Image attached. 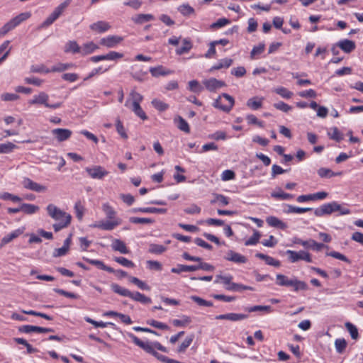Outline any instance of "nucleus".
I'll use <instances>...</instances> for the list:
<instances>
[{
    "label": "nucleus",
    "mask_w": 363,
    "mask_h": 363,
    "mask_svg": "<svg viewBox=\"0 0 363 363\" xmlns=\"http://www.w3.org/2000/svg\"><path fill=\"white\" fill-rule=\"evenodd\" d=\"M174 122L177 124V128L184 131L186 133H189L190 132V128L188 123L182 117L178 116L174 119Z\"/></svg>",
    "instance_id": "nucleus-33"
},
{
    "label": "nucleus",
    "mask_w": 363,
    "mask_h": 363,
    "mask_svg": "<svg viewBox=\"0 0 363 363\" xmlns=\"http://www.w3.org/2000/svg\"><path fill=\"white\" fill-rule=\"evenodd\" d=\"M152 105L154 108L157 109L160 111H164L167 110L169 108L168 104L164 103L163 101L158 100V99H153L152 101Z\"/></svg>",
    "instance_id": "nucleus-58"
},
{
    "label": "nucleus",
    "mask_w": 363,
    "mask_h": 363,
    "mask_svg": "<svg viewBox=\"0 0 363 363\" xmlns=\"http://www.w3.org/2000/svg\"><path fill=\"white\" fill-rule=\"evenodd\" d=\"M235 104L234 99L228 94H223L213 102V106L228 113Z\"/></svg>",
    "instance_id": "nucleus-3"
},
{
    "label": "nucleus",
    "mask_w": 363,
    "mask_h": 363,
    "mask_svg": "<svg viewBox=\"0 0 363 363\" xmlns=\"http://www.w3.org/2000/svg\"><path fill=\"white\" fill-rule=\"evenodd\" d=\"M330 139L340 142L343 139L342 134L339 131L337 128L334 127L331 129V132L328 133Z\"/></svg>",
    "instance_id": "nucleus-54"
},
{
    "label": "nucleus",
    "mask_w": 363,
    "mask_h": 363,
    "mask_svg": "<svg viewBox=\"0 0 363 363\" xmlns=\"http://www.w3.org/2000/svg\"><path fill=\"white\" fill-rule=\"evenodd\" d=\"M266 221L269 225L279 229L285 230L288 228L286 223L275 216L267 217Z\"/></svg>",
    "instance_id": "nucleus-19"
},
{
    "label": "nucleus",
    "mask_w": 363,
    "mask_h": 363,
    "mask_svg": "<svg viewBox=\"0 0 363 363\" xmlns=\"http://www.w3.org/2000/svg\"><path fill=\"white\" fill-rule=\"evenodd\" d=\"M49 96L45 92L41 91L37 95H34L33 99L28 101L30 105H43L47 108L56 109L62 106L61 102L50 104L48 103Z\"/></svg>",
    "instance_id": "nucleus-2"
},
{
    "label": "nucleus",
    "mask_w": 363,
    "mask_h": 363,
    "mask_svg": "<svg viewBox=\"0 0 363 363\" xmlns=\"http://www.w3.org/2000/svg\"><path fill=\"white\" fill-rule=\"evenodd\" d=\"M130 222L135 224H150L153 223V220L147 218L131 217Z\"/></svg>",
    "instance_id": "nucleus-60"
},
{
    "label": "nucleus",
    "mask_w": 363,
    "mask_h": 363,
    "mask_svg": "<svg viewBox=\"0 0 363 363\" xmlns=\"http://www.w3.org/2000/svg\"><path fill=\"white\" fill-rule=\"evenodd\" d=\"M111 247L114 251H118L122 254H128L129 252L125 242L119 239H115L113 241Z\"/></svg>",
    "instance_id": "nucleus-23"
},
{
    "label": "nucleus",
    "mask_w": 363,
    "mask_h": 363,
    "mask_svg": "<svg viewBox=\"0 0 363 363\" xmlns=\"http://www.w3.org/2000/svg\"><path fill=\"white\" fill-rule=\"evenodd\" d=\"M134 212L140 211L142 213H165L167 212L166 208H159L155 207L148 208H140L138 209H134Z\"/></svg>",
    "instance_id": "nucleus-39"
},
{
    "label": "nucleus",
    "mask_w": 363,
    "mask_h": 363,
    "mask_svg": "<svg viewBox=\"0 0 363 363\" xmlns=\"http://www.w3.org/2000/svg\"><path fill=\"white\" fill-rule=\"evenodd\" d=\"M99 47L93 42L86 43L80 46L79 53L82 55H87L94 52Z\"/></svg>",
    "instance_id": "nucleus-24"
},
{
    "label": "nucleus",
    "mask_w": 363,
    "mask_h": 363,
    "mask_svg": "<svg viewBox=\"0 0 363 363\" xmlns=\"http://www.w3.org/2000/svg\"><path fill=\"white\" fill-rule=\"evenodd\" d=\"M260 237L261 235L259 232L255 230L253 235L247 240L245 241V245L246 246L255 245L259 242Z\"/></svg>",
    "instance_id": "nucleus-48"
},
{
    "label": "nucleus",
    "mask_w": 363,
    "mask_h": 363,
    "mask_svg": "<svg viewBox=\"0 0 363 363\" xmlns=\"http://www.w3.org/2000/svg\"><path fill=\"white\" fill-rule=\"evenodd\" d=\"M130 298L144 304H149L152 302L150 298L138 291L132 292V296H130Z\"/></svg>",
    "instance_id": "nucleus-30"
},
{
    "label": "nucleus",
    "mask_w": 363,
    "mask_h": 363,
    "mask_svg": "<svg viewBox=\"0 0 363 363\" xmlns=\"http://www.w3.org/2000/svg\"><path fill=\"white\" fill-rule=\"evenodd\" d=\"M189 87L190 91L199 93L203 90V87L199 84V82L196 80H192L189 82Z\"/></svg>",
    "instance_id": "nucleus-64"
},
{
    "label": "nucleus",
    "mask_w": 363,
    "mask_h": 363,
    "mask_svg": "<svg viewBox=\"0 0 363 363\" xmlns=\"http://www.w3.org/2000/svg\"><path fill=\"white\" fill-rule=\"evenodd\" d=\"M23 232H24V228H18V229L13 230L11 233L5 235L1 240V243H0L1 247H2L5 245L11 242L13 240L19 237L21 235H22L23 233Z\"/></svg>",
    "instance_id": "nucleus-17"
},
{
    "label": "nucleus",
    "mask_w": 363,
    "mask_h": 363,
    "mask_svg": "<svg viewBox=\"0 0 363 363\" xmlns=\"http://www.w3.org/2000/svg\"><path fill=\"white\" fill-rule=\"evenodd\" d=\"M113 259L116 262H118V264H120L124 267H129V268H133L135 267V264L132 261L126 259L125 257H114Z\"/></svg>",
    "instance_id": "nucleus-53"
},
{
    "label": "nucleus",
    "mask_w": 363,
    "mask_h": 363,
    "mask_svg": "<svg viewBox=\"0 0 363 363\" xmlns=\"http://www.w3.org/2000/svg\"><path fill=\"white\" fill-rule=\"evenodd\" d=\"M131 110L134 112V113L138 116L140 119L143 121L147 120V116L145 111L141 108L140 105H136L134 106L130 107Z\"/></svg>",
    "instance_id": "nucleus-50"
},
{
    "label": "nucleus",
    "mask_w": 363,
    "mask_h": 363,
    "mask_svg": "<svg viewBox=\"0 0 363 363\" xmlns=\"http://www.w3.org/2000/svg\"><path fill=\"white\" fill-rule=\"evenodd\" d=\"M102 209L104 212L105 213L106 218L108 219H117L116 216V211L114 209L108 204V203H104L102 206Z\"/></svg>",
    "instance_id": "nucleus-43"
},
{
    "label": "nucleus",
    "mask_w": 363,
    "mask_h": 363,
    "mask_svg": "<svg viewBox=\"0 0 363 363\" xmlns=\"http://www.w3.org/2000/svg\"><path fill=\"white\" fill-rule=\"evenodd\" d=\"M143 96L135 90H132L130 93V98L125 101V106L126 107H132L139 105L143 101Z\"/></svg>",
    "instance_id": "nucleus-16"
},
{
    "label": "nucleus",
    "mask_w": 363,
    "mask_h": 363,
    "mask_svg": "<svg viewBox=\"0 0 363 363\" xmlns=\"http://www.w3.org/2000/svg\"><path fill=\"white\" fill-rule=\"evenodd\" d=\"M274 91L284 99H290L293 96L291 91L283 86L277 88Z\"/></svg>",
    "instance_id": "nucleus-56"
},
{
    "label": "nucleus",
    "mask_w": 363,
    "mask_h": 363,
    "mask_svg": "<svg viewBox=\"0 0 363 363\" xmlns=\"http://www.w3.org/2000/svg\"><path fill=\"white\" fill-rule=\"evenodd\" d=\"M30 17V13L28 12H26L22 13L16 16L11 20H10L0 28V38L4 36L10 30H13L14 28L18 26L21 23L29 18Z\"/></svg>",
    "instance_id": "nucleus-1"
},
{
    "label": "nucleus",
    "mask_w": 363,
    "mask_h": 363,
    "mask_svg": "<svg viewBox=\"0 0 363 363\" xmlns=\"http://www.w3.org/2000/svg\"><path fill=\"white\" fill-rule=\"evenodd\" d=\"M264 48L265 45L264 43H259L257 46H255L250 52V57L255 59L256 55H260L264 52Z\"/></svg>",
    "instance_id": "nucleus-59"
},
{
    "label": "nucleus",
    "mask_w": 363,
    "mask_h": 363,
    "mask_svg": "<svg viewBox=\"0 0 363 363\" xmlns=\"http://www.w3.org/2000/svg\"><path fill=\"white\" fill-rule=\"evenodd\" d=\"M245 311L249 313L256 311H264L267 313L272 312V308L270 306H254L252 307H247L245 308Z\"/></svg>",
    "instance_id": "nucleus-40"
},
{
    "label": "nucleus",
    "mask_w": 363,
    "mask_h": 363,
    "mask_svg": "<svg viewBox=\"0 0 363 363\" xmlns=\"http://www.w3.org/2000/svg\"><path fill=\"white\" fill-rule=\"evenodd\" d=\"M232 279H233V277L231 275H228V276L216 275L214 282L216 284L223 283V284L225 285V286H227L229 284H230V281H232Z\"/></svg>",
    "instance_id": "nucleus-57"
},
{
    "label": "nucleus",
    "mask_w": 363,
    "mask_h": 363,
    "mask_svg": "<svg viewBox=\"0 0 363 363\" xmlns=\"http://www.w3.org/2000/svg\"><path fill=\"white\" fill-rule=\"evenodd\" d=\"M123 40V38L118 35H108L100 40V45L108 48H114Z\"/></svg>",
    "instance_id": "nucleus-11"
},
{
    "label": "nucleus",
    "mask_w": 363,
    "mask_h": 363,
    "mask_svg": "<svg viewBox=\"0 0 363 363\" xmlns=\"http://www.w3.org/2000/svg\"><path fill=\"white\" fill-rule=\"evenodd\" d=\"M85 170L90 177L95 179H102L108 174V172L100 165L86 167Z\"/></svg>",
    "instance_id": "nucleus-8"
},
{
    "label": "nucleus",
    "mask_w": 363,
    "mask_h": 363,
    "mask_svg": "<svg viewBox=\"0 0 363 363\" xmlns=\"http://www.w3.org/2000/svg\"><path fill=\"white\" fill-rule=\"evenodd\" d=\"M111 28L108 23L105 21H97L90 26V28L93 30L97 31L99 33H104L107 31Z\"/></svg>",
    "instance_id": "nucleus-26"
},
{
    "label": "nucleus",
    "mask_w": 363,
    "mask_h": 363,
    "mask_svg": "<svg viewBox=\"0 0 363 363\" xmlns=\"http://www.w3.org/2000/svg\"><path fill=\"white\" fill-rule=\"evenodd\" d=\"M65 52H71L73 54L79 53L80 52V46L77 44V43L74 40L68 41L64 48Z\"/></svg>",
    "instance_id": "nucleus-29"
},
{
    "label": "nucleus",
    "mask_w": 363,
    "mask_h": 363,
    "mask_svg": "<svg viewBox=\"0 0 363 363\" xmlns=\"http://www.w3.org/2000/svg\"><path fill=\"white\" fill-rule=\"evenodd\" d=\"M116 130H117L118 133L123 138L127 139L128 138V135L125 133V128H124L122 122L118 118L116 120Z\"/></svg>",
    "instance_id": "nucleus-62"
},
{
    "label": "nucleus",
    "mask_w": 363,
    "mask_h": 363,
    "mask_svg": "<svg viewBox=\"0 0 363 363\" xmlns=\"http://www.w3.org/2000/svg\"><path fill=\"white\" fill-rule=\"evenodd\" d=\"M335 205V201L323 204L319 208L315 209L314 214L318 217H322L325 215H330L331 213L335 212L334 207Z\"/></svg>",
    "instance_id": "nucleus-10"
},
{
    "label": "nucleus",
    "mask_w": 363,
    "mask_h": 363,
    "mask_svg": "<svg viewBox=\"0 0 363 363\" xmlns=\"http://www.w3.org/2000/svg\"><path fill=\"white\" fill-rule=\"evenodd\" d=\"M72 216H67V219L63 221L57 222V223L53 224V228L55 232H58L60 230L67 227L71 222Z\"/></svg>",
    "instance_id": "nucleus-52"
},
{
    "label": "nucleus",
    "mask_w": 363,
    "mask_h": 363,
    "mask_svg": "<svg viewBox=\"0 0 363 363\" xmlns=\"http://www.w3.org/2000/svg\"><path fill=\"white\" fill-rule=\"evenodd\" d=\"M286 254L288 255L289 260L291 263L296 262L299 260H304L309 263L312 262V259L310 253L303 250L296 252L294 250H288L286 251Z\"/></svg>",
    "instance_id": "nucleus-6"
},
{
    "label": "nucleus",
    "mask_w": 363,
    "mask_h": 363,
    "mask_svg": "<svg viewBox=\"0 0 363 363\" xmlns=\"http://www.w3.org/2000/svg\"><path fill=\"white\" fill-rule=\"evenodd\" d=\"M19 331L24 333H46L53 332V329L49 328H43L39 326L34 325H23L19 328Z\"/></svg>",
    "instance_id": "nucleus-12"
},
{
    "label": "nucleus",
    "mask_w": 363,
    "mask_h": 363,
    "mask_svg": "<svg viewBox=\"0 0 363 363\" xmlns=\"http://www.w3.org/2000/svg\"><path fill=\"white\" fill-rule=\"evenodd\" d=\"M73 67L72 63H58L57 65L53 66L50 71L52 72H60L65 70H67Z\"/></svg>",
    "instance_id": "nucleus-44"
},
{
    "label": "nucleus",
    "mask_w": 363,
    "mask_h": 363,
    "mask_svg": "<svg viewBox=\"0 0 363 363\" xmlns=\"http://www.w3.org/2000/svg\"><path fill=\"white\" fill-rule=\"evenodd\" d=\"M248 318V315L242 313H228V320L236 322L242 320H245Z\"/></svg>",
    "instance_id": "nucleus-55"
},
{
    "label": "nucleus",
    "mask_w": 363,
    "mask_h": 363,
    "mask_svg": "<svg viewBox=\"0 0 363 363\" xmlns=\"http://www.w3.org/2000/svg\"><path fill=\"white\" fill-rule=\"evenodd\" d=\"M72 1V0H65L64 2L61 3L55 9L53 12L50 16H52V18L55 20H57L69 5Z\"/></svg>",
    "instance_id": "nucleus-22"
},
{
    "label": "nucleus",
    "mask_w": 363,
    "mask_h": 363,
    "mask_svg": "<svg viewBox=\"0 0 363 363\" xmlns=\"http://www.w3.org/2000/svg\"><path fill=\"white\" fill-rule=\"evenodd\" d=\"M272 196L273 198L280 199V200H290L294 198V196L292 194L285 193L283 191L280 190L277 192H273L272 194Z\"/></svg>",
    "instance_id": "nucleus-47"
},
{
    "label": "nucleus",
    "mask_w": 363,
    "mask_h": 363,
    "mask_svg": "<svg viewBox=\"0 0 363 363\" xmlns=\"http://www.w3.org/2000/svg\"><path fill=\"white\" fill-rule=\"evenodd\" d=\"M178 10L184 16H189L194 12V9L189 4H183L180 6Z\"/></svg>",
    "instance_id": "nucleus-63"
},
{
    "label": "nucleus",
    "mask_w": 363,
    "mask_h": 363,
    "mask_svg": "<svg viewBox=\"0 0 363 363\" xmlns=\"http://www.w3.org/2000/svg\"><path fill=\"white\" fill-rule=\"evenodd\" d=\"M214 199L211 200V203H215L216 202H218L220 205L224 206H227L229 203V199L224 195L215 194H213Z\"/></svg>",
    "instance_id": "nucleus-42"
},
{
    "label": "nucleus",
    "mask_w": 363,
    "mask_h": 363,
    "mask_svg": "<svg viewBox=\"0 0 363 363\" xmlns=\"http://www.w3.org/2000/svg\"><path fill=\"white\" fill-rule=\"evenodd\" d=\"M128 335L129 337L131 338L133 342L138 347L142 348L143 350H145L146 352L151 354L155 357L158 359V357H160V354H159L157 352H156L153 347L151 345L150 342H143L141 340H140L137 336L133 335V333H128Z\"/></svg>",
    "instance_id": "nucleus-5"
},
{
    "label": "nucleus",
    "mask_w": 363,
    "mask_h": 363,
    "mask_svg": "<svg viewBox=\"0 0 363 363\" xmlns=\"http://www.w3.org/2000/svg\"><path fill=\"white\" fill-rule=\"evenodd\" d=\"M129 280L131 283L135 284L140 289L147 291H149L150 289V287L146 283L140 280L137 277H130Z\"/></svg>",
    "instance_id": "nucleus-45"
},
{
    "label": "nucleus",
    "mask_w": 363,
    "mask_h": 363,
    "mask_svg": "<svg viewBox=\"0 0 363 363\" xmlns=\"http://www.w3.org/2000/svg\"><path fill=\"white\" fill-rule=\"evenodd\" d=\"M233 63V60L232 59H230V58H225V59H223L219 61V62L213 66L211 69H210V71H213V70H217V69H222V68H228Z\"/></svg>",
    "instance_id": "nucleus-38"
},
{
    "label": "nucleus",
    "mask_w": 363,
    "mask_h": 363,
    "mask_svg": "<svg viewBox=\"0 0 363 363\" xmlns=\"http://www.w3.org/2000/svg\"><path fill=\"white\" fill-rule=\"evenodd\" d=\"M121 223L120 219H109V220H101L95 223L90 226L91 228H99L104 230H112Z\"/></svg>",
    "instance_id": "nucleus-7"
},
{
    "label": "nucleus",
    "mask_w": 363,
    "mask_h": 363,
    "mask_svg": "<svg viewBox=\"0 0 363 363\" xmlns=\"http://www.w3.org/2000/svg\"><path fill=\"white\" fill-rule=\"evenodd\" d=\"M16 145L11 142H8L6 143H0V153H9L12 152Z\"/></svg>",
    "instance_id": "nucleus-46"
},
{
    "label": "nucleus",
    "mask_w": 363,
    "mask_h": 363,
    "mask_svg": "<svg viewBox=\"0 0 363 363\" xmlns=\"http://www.w3.org/2000/svg\"><path fill=\"white\" fill-rule=\"evenodd\" d=\"M263 97L255 96L250 98L247 101V106L252 110H257L262 106Z\"/></svg>",
    "instance_id": "nucleus-25"
},
{
    "label": "nucleus",
    "mask_w": 363,
    "mask_h": 363,
    "mask_svg": "<svg viewBox=\"0 0 363 363\" xmlns=\"http://www.w3.org/2000/svg\"><path fill=\"white\" fill-rule=\"evenodd\" d=\"M194 339V335L191 334L187 336L185 340L182 342L177 349V352L183 353L191 345Z\"/></svg>",
    "instance_id": "nucleus-35"
},
{
    "label": "nucleus",
    "mask_w": 363,
    "mask_h": 363,
    "mask_svg": "<svg viewBox=\"0 0 363 363\" xmlns=\"http://www.w3.org/2000/svg\"><path fill=\"white\" fill-rule=\"evenodd\" d=\"M192 48V43L189 39L183 40V45L176 50L177 55H182L188 53Z\"/></svg>",
    "instance_id": "nucleus-31"
},
{
    "label": "nucleus",
    "mask_w": 363,
    "mask_h": 363,
    "mask_svg": "<svg viewBox=\"0 0 363 363\" xmlns=\"http://www.w3.org/2000/svg\"><path fill=\"white\" fill-rule=\"evenodd\" d=\"M276 284L281 286H291L292 279H289L286 276L278 274L276 277Z\"/></svg>",
    "instance_id": "nucleus-36"
},
{
    "label": "nucleus",
    "mask_w": 363,
    "mask_h": 363,
    "mask_svg": "<svg viewBox=\"0 0 363 363\" xmlns=\"http://www.w3.org/2000/svg\"><path fill=\"white\" fill-rule=\"evenodd\" d=\"M150 72L153 77L165 76L172 74L173 72L169 69H165L162 66L150 67Z\"/></svg>",
    "instance_id": "nucleus-27"
},
{
    "label": "nucleus",
    "mask_w": 363,
    "mask_h": 363,
    "mask_svg": "<svg viewBox=\"0 0 363 363\" xmlns=\"http://www.w3.org/2000/svg\"><path fill=\"white\" fill-rule=\"evenodd\" d=\"M336 45L346 53H350L356 48L355 43L351 40H347V39H345V40H342L339 41L336 44Z\"/></svg>",
    "instance_id": "nucleus-18"
},
{
    "label": "nucleus",
    "mask_w": 363,
    "mask_h": 363,
    "mask_svg": "<svg viewBox=\"0 0 363 363\" xmlns=\"http://www.w3.org/2000/svg\"><path fill=\"white\" fill-rule=\"evenodd\" d=\"M52 134L55 137L58 142H63L71 137L72 132L66 128H55L52 130Z\"/></svg>",
    "instance_id": "nucleus-13"
},
{
    "label": "nucleus",
    "mask_w": 363,
    "mask_h": 363,
    "mask_svg": "<svg viewBox=\"0 0 363 363\" xmlns=\"http://www.w3.org/2000/svg\"><path fill=\"white\" fill-rule=\"evenodd\" d=\"M154 19L155 16L153 15L144 13L136 14L131 18V20L135 23L140 25L153 21Z\"/></svg>",
    "instance_id": "nucleus-20"
},
{
    "label": "nucleus",
    "mask_w": 363,
    "mask_h": 363,
    "mask_svg": "<svg viewBox=\"0 0 363 363\" xmlns=\"http://www.w3.org/2000/svg\"><path fill=\"white\" fill-rule=\"evenodd\" d=\"M191 321V318L186 315H183L182 320L174 319L172 321V323L174 326L180 327L185 326L186 325L190 323Z\"/></svg>",
    "instance_id": "nucleus-61"
},
{
    "label": "nucleus",
    "mask_w": 363,
    "mask_h": 363,
    "mask_svg": "<svg viewBox=\"0 0 363 363\" xmlns=\"http://www.w3.org/2000/svg\"><path fill=\"white\" fill-rule=\"evenodd\" d=\"M291 286L294 287L295 291H306L308 289V286L305 281H300L296 278L292 279Z\"/></svg>",
    "instance_id": "nucleus-34"
},
{
    "label": "nucleus",
    "mask_w": 363,
    "mask_h": 363,
    "mask_svg": "<svg viewBox=\"0 0 363 363\" xmlns=\"http://www.w3.org/2000/svg\"><path fill=\"white\" fill-rule=\"evenodd\" d=\"M203 84L210 91H215L216 89L225 86V83L224 82L218 80L216 78H211L209 79L204 80Z\"/></svg>",
    "instance_id": "nucleus-14"
},
{
    "label": "nucleus",
    "mask_w": 363,
    "mask_h": 363,
    "mask_svg": "<svg viewBox=\"0 0 363 363\" xmlns=\"http://www.w3.org/2000/svg\"><path fill=\"white\" fill-rule=\"evenodd\" d=\"M22 185L26 189H29L38 193L45 192L47 191V187L45 186L33 182L28 177L23 178L22 181Z\"/></svg>",
    "instance_id": "nucleus-9"
},
{
    "label": "nucleus",
    "mask_w": 363,
    "mask_h": 363,
    "mask_svg": "<svg viewBox=\"0 0 363 363\" xmlns=\"http://www.w3.org/2000/svg\"><path fill=\"white\" fill-rule=\"evenodd\" d=\"M46 210L49 216L57 222L65 220L67 219V216H71L69 213L52 203L48 205Z\"/></svg>",
    "instance_id": "nucleus-4"
},
{
    "label": "nucleus",
    "mask_w": 363,
    "mask_h": 363,
    "mask_svg": "<svg viewBox=\"0 0 363 363\" xmlns=\"http://www.w3.org/2000/svg\"><path fill=\"white\" fill-rule=\"evenodd\" d=\"M345 327L350 333L351 337L353 340H357L359 337V333L357 327L351 323H346Z\"/></svg>",
    "instance_id": "nucleus-51"
},
{
    "label": "nucleus",
    "mask_w": 363,
    "mask_h": 363,
    "mask_svg": "<svg viewBox=\"0 0 363 363\" xmlns=\"http://www.w3.org/2000/svg\"><path fill=\"white\" fill-rule=\"evenodd\" d=\"M196 271L195 265H184L179 264L176 268H172L171 272L175 274H179L182 272H194Z\"/></svg>",
    "instance_id": "nucleus-37"
},
{
    "label": "nucleus",
    "mask_w": 363,
    "mask_h": 363,
    "mask_svg": "<svg viewBox=\"0 0 363 363\" xmlns=\"http://www.w3.org/2000/svg\"><path fill=\"white\" fill-rule=\"evenodd\" d=\"M335 346L337 352L341 354L345 351V350L347 347V342L343 338L336 339V340L335 342Z\"/></svg>",
    "instance_id": "nucleus-49"
},
{
    "label": "nucleus",
    "mask_w": 363,
    "mask_h": 363,
    "mask_svg": "<svg viewBox=\"0 0 363 363\" xmlns=\"http://www.w3.org/2000/svg\"><path fill=\"white\" fill-rule=\"evenodd\" d=\"M225 259L228 261H230L237 264H245L247 261V259L245 256L233 250L228 251Z\"/></svg>",
    "instance_id": "nucleus-15"
},
{
    "label": "nucleus",
    "mask_w": 363,
    "mask_h": 363,
    "mask_svg": "<svg viewBox=\"0 0 363 363\" xmlns=\"http://www.w3.org/2000/svg\"><path fill=\"white\" fill-rule=\"evenodd\" d=\"M21 209L24 213L31 215L38 212L40 208L34 204L23 203L21 206Z\"/></svg>",
    "instance_id": "nucleus-32"
},
{
    "label": "nucleus",
    "mask_w": 363,
    "mask_h": 363,
    "mask_svg": "<svg viewBox=\"0 0 363 363\" xmlns=\"http://www.w3.org/2000/svg\"><path fill=\"white\" fill-rule=\"evenodd\" d=\"M167 250V247L158 244L152 243L149 245L148 252L152 254L160 255Z\"/></svg>",
    "instance_id": "nucleus-41"
},
{
    "label": "nucleus",
    "mask_w": 363,
    "mask_h": 363,
    "mask_svg": "<svg viewBox=\"0 0 363 363\" xmlns=\"http://www.w3.org/2000/svg\"><path fill=\"white\" fill-rule=\"evenodd\" d=\"M83 259L85 260L86 262L96 266L97 268H99L100 269L106 271L108 272H115V270L113 268L106 266L101 260L91 259H89L87 257H83Z\"/></svg>",
    "instance_id": "nucleus-21"
},
{
    "label": "nucleus",
    "mask_w": 363,
    "mask_h": 363,
    "mask_svg": "<svg viewBox=\"0 0 363 363\" xmlns=\"http://www.w3.org/2000/svg\"><path fill=\"white\" fill-rule=\"evenodd\" d=\"M111 287L113 292L122 296L130 298V296H132L131 291H130L128 289L125 288L121 286L118 284L113 283L111 285Z\"/></svg>",
    "instance_id": "nucleus-28"
}]
</instances>
